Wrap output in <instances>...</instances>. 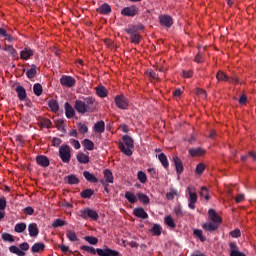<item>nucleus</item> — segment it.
<instances>
[{
	"instance_id": "6e6552de",
	"label": "nucleus",
	"mask_w": 256,
	"mask_h": 256,
	"mask_svg": "<svg viewBox=\"0 0 256 256\" xmlns=\"http://www.w3.org/2000/svg\"><path fill=\"white\" fill-rule=\"evenodd\" d=\"M75 83H77V80H75V78H73L72 76L63 75L60 78V85H62L63 87H75Z\"/></svg>"
},
{
	"instance_id": "f257e3e1",
	"label": "nucleus",
	"mask_w": 256,
	"mask_h": 256,
	"mask_svg": "<svg viewBox=\"0 0 256 256\" xmlns=\"http://www.w3.org/2000/svg\"><path fill=\"white\" fill-rule=\"evenodd\" d=\"M95 108V98L90 96L83 98V100H76L74 103V109L81 115H85V113H93Z\"/></svg>"
},
{
	"instance_id": "c85d7f7f",
	"label": "nucleus",
	"mask_w": 256,
	"mask_h": 256,
	"mask_svg": "<svg viewBox=\"0 0 256 256\" xmlns=\"http://www.w3.org/2000/svg\"><path fill=\"white\" fill-rule=\"evenodd\" d=\"M37 75V65L32 64L31 68L26 71V76L28 79H35V76Z\"/></svg>"
},
{
	"instance_id": "6ab92c4d",
	"label": "nucleus",
	"mask_w": 256,
	"mask_h": 256,
	"mask_svg": "<svg viewBox=\"0 0 256 256\" xmlns=\"http://www.w3.org/2000/svg\"><path fill=\"white\" fill-rule=\"evenodd\" d=\"M202 227L205 231H209L210 233H213V231H217V229H219V224L215 222H206L203 224Z\"/></svg>"
},
{
	"instance_id": "37998d69",
	"label": "nucleus",
	"mask_w": 256,
	"mask_h": 256,
	"mask_svg": "<svg viewBox=\"0 0 256 256\" xmlns=\"http://www.w3.org/2000/svg\"><path fill=\"white\" fill-rule=\"evenodd\" d=\"M175 197H179V192L175 189L166 194V199H168V201H173Z\"/></svg>"
},
{
	"instance_id": "ddd939ff",
	"label": "nucleus",
	"mask_w": 256,
	"mask_h": 256,
	"mask_svg": "<svg viewBox=\"0 0 256 256\" xmlns=\"http://www.w3.org/2000/svg\"><path fill=\"white\" fill-rule=\"evenodd\" d=\"M230 256H247L245 253L239 251V246L236 242H230Z\"/></svg>"
},
{
	"instance_id": "473e14b6",
	"label": "nucleus",
	"mask_w": 256,
	"mask_h": 256,
	"mask_svg": "<svg viewBox=\"0 0 256 256\" xmlns=\"http://www.w3.org/2000/svg\"><path fill=\"white\" fill-rule=\"evenodd\" d=\"M136 197L138 201H140V203H142L143 205H149V196H147L146 194L139 192L136 194Z\"/></svg>"
},
{
	"instance_id": "39448f33",
	"label": "nucleus",
	"mask_w": 256,
	"mask_h": 256,
	"mask_svg": "<svg viewBox=\"0 0 256 256\" xmlns=\"http://www.w3.org/2000/svg\"><path fill=\"white\" fill-rule=\"evenodd\" d=\"M188 207L189 209H192L193 211H195V205L197 204V192H195V188L194 187H188Z\"/></svg>"
},
{
	"instance_id": "864d4df0",
	"label": "nucleus",
	"mask_w": 256,
	"mask_h": 256,
	"mask_svg": "<svg viewBox=\"0 0 256 256\" xmlns=\"http://www.w3.org/2000/svg\"><path fill=\"white\" fill-rule=\"evenodd\" d=\"M40 125L46 129H51V125H53V123H51V120L44 118L40 121Z\"/></svg>"
},
{
	"instance_id": "e2e57ef3",
	"label": "nucleus",
	"mask_w": 256,
	"mask_h": 256,
	"mask_svg": "<svg viewBox=\"0 0 256 256\" xmlns=\"http://www.w3.org/2000/svg\"><path fill=\"white\" fill-rule=\"evenodd\" d=\"M23 211L25 215H33V213H35V209H33L31 206L25 207Z\"/></svg>"
},
{
	"instance_id": "774afa93",
	"label": "nucleus",
	"mask_w": 256,
	"mask_h": 256,
	"mask_svg": "<svg viewBox=\"0 0 256 256\" xmlns=\"http://www.w3.org/2000/svg\"><path fill=\"white\" fill-rule=\"evenodd\" d=\"M20 251H29V243L23 242L19 245Z\"/></svg>"
},
{
	"instance_id": "393cba45",
	"label": "nucleus",
	"mask_w": 256,
	"mask_h": 256,
	"mask_svg": "<svg viewBox=\"0 0 256 256\" xmlns=\"http://www.w3.org/2000/svg\"><path fill=\"white\" fill-rule=\"evenodd\" d=\"M164 225L169 227V229H175V227H177V224L171 215H168L164 218Z\"/></svg>"
},
{
	"instance_id": "69168bd1",
	"label": "nucleus",
	"mask_w": 256,
	"mask_h": 256,
	"mask_svg": "<svg viewBox=\"0 0 256 256\" xmlns=\"http://www.w3.org/2000/svg\"><path fill=\"white\" fill-rule=\"evenodd\" d=\"M63 143V141L61 140V138H57V137H54L52 139V145L53 147H59V145Z\"/></svg>"
},
{
	"instance_id": "338daca9",
	"label": "nucleus",
	"mask_w": 256,
	"mask_h": 256,
	"mask_svg": "<svg viewBox=\"0 0 256 256\" xmlns=\"http://www.w3.org/2000/svg\"><path fill=\"white\" fill-rule=\"evenodd\" d=\"M149 76L151 77V79H153V81H159V74H157L155 71L150 70Z\"/></svg>"
},
{
	"instance_id": "aec40b11",
	"label": "nucleus",
	"mask_w": 256,
	"mask_h": 256,
	"mask_svg": "<svg viewBox=\"0 0 256 256\" xmlns=\"http://www.w3.org/2000/svg\"><path fill=\"white\" fill-rule=\"evenodd\" d=\"M104 178L105 180H100V183L102 185H105V183H113V172L109 169L104 170Z\"/></svg>"
},
{
	"instance_id": "4be33fe9",
	"label": "nucleus",
	"mask_w": 256,
	"mask_h": 256,
	"mask_svg": "<svg viewBox=\"0 0 256 256\" xmlns=\"http://www.w3.org/2000/svg\"><path fill=\"white\" fill-rule=\"evenodd\" d=\"M28 233L30 237H37L39 235V227H37L36 223H30L28 225Z\"/></svg>"
},
{
	"instance_id": "cd10ccee",
	"label": "nucleus",
	"mask_w": 256,
	"mask_h": 256,
	"mask_svg": "<svg viewBox=\"0 0 256 256\" xmlns=\"http://www.w3.org/2000/svg\"><path fill=\"white\" fill-rule=\"evenodd\" d=\"M32 253H40V251H45V244L43 242L35 243L31 248Z\"/></svg>"
},
{
	"instance_id": "bb28decb",
	"label": "nucleus",
	"mask_w": 256,
	"mask_h": 256,
	"mask_svg": "<svg viewBox=\"0 0 256 256\" xmlns=\"http://www.w3.org/2000/svg\"><path fill=\"white\" fill-rule=\"evenodd\" d=\"M83 177L89 183H98L99 182V179H97V177H95V175L91 174V172H89V171H84Z\"/></svg>"
},
{
	"instance_id": "6e6d98bb",
	"label": "nucleus",
	"mask_w": 256,
	"mask_h": 256,
	"mask_svg": "<svg viewBox=\"0 0 256 256\" xmlns=\"http://www.w3.org/2000/svg\"><path fill=\"white\" fill-rule=\"evenodd\" d=\"M138 180L140 181V183H147V174H145V172L143 171H139Z\"/></svg>"
},
{
	"instance_id": "ea45409f",
	"label": "nucleus",
	"mask_w": 256,
	"mask_h": 256,
	"mask_svg": "<svg viewBox=\"0 0 256 256\" xmlns=\"http://www.w3.org/2000/svg\"><path fill=\"white\" fill-rule=\"evenodd\" d=\"M126 29L134 31V33H139V31H143L145 29V26H143V24L130 25Z\"/></svg>"
},
{
	"instance_id": "5fc2aeb1",
	"label": "nucleus",
	"mask_w": 256,
	"mask_h": 256,
	"mask_svg": "<svg viewBox=\"0 0 256 256\" xmlns=\"http://www.w3.org/2000/svg\"><path fill=\"white\" fill-rule=\"evenodd\" d=\"M77 125H78L79 133H82L83 135H85V133L89 132V128L87 127V125L83 123H78Z\"/></svg>"
},
{
	"instance_id": "2eb2a0df",
	"label": "nucleus",
	"mask_w": 256,
	"mask_h": 256,
	"mask_svg": "<svg viewBox=\"0 0 256 256\" xmlns=\"http://www.w3.org/2000/svg\"><path fill=\"white\" fill-rule=\"evenodd\" d=\"M19 101H25L27 99V90L21 85H18L15 89Z\"/></svg>"
},
{
	"instance_id": "7c9ffc66",
	"label": "nucleus",
	"mask_w": 256,
	"mask_h": 256,
	"mask_svg": "<svg viewBox=\"0 0 256 256\" xmlns=\"http://www.w3.org/2000/svg\"><path fill=\"white\" fill-rule=\"evenodd\" d=\"M82 145L87 151H93V149H95V143L87 138L82 141Z\"/></svg>"
},
{
	"instance_id": "f03ea898",
	"label": "nucleus",
	"mask_w": 256,
	"mask_h": 256,
	"mask_svg": "<svg viewBox=\"0 0 256 256\" xmlns=\"http://www.w3.org/2000/svg\"><path fill=\"white\" fill-rule=\"evenodd\" d=\"M82 251H86V253H92V255L99 256H120L119 252L110 248H93L91 246L83 245L81 246Z\"/></svg>"
},
{
	"instance_id": "0e129e2a",
	"label": "nucleus",
	"mask_w": 256,
	"mask_h": 256,
	"mask_svg": "<svg viewBox=\"0 0 256 256\" xmlns=\"http://www.w3.org/2000/svg\"><path fill=\"white\" fill-rule=\"evenodd\" d=\"M70 143L75 149H81V143H79V140L70 139Z\"/></svg>"
},
{
	"instance_id": "f3484780",
	"label": "nucleus",
	"mask_w": 256,
	"mask_h": 256,
	"mask_svg": "<svg viewBox=\"0 0 256 256\" xmlns=\"http://www.w3.org/2000/svg\"><path fill=\"white\" fill-rule=\"evenodd\" d=\"M31 57H33V50L31 48H24L20 52V59H22V61H27Z\"/></svg>"
},
{
	"instance_id": "de8ad7c7",
	"label": "nucleus",
	"mask_w": 256,
	"mask_h": 256,
	"mask_svg": "<svg viewBox=\"0 0 256 256\" xmlns=\"http://www.w3.org/2000/svg\"><path fill=\"white\" fill-rule=\"evenodd\" d=\"M66 237L69 239V241L75 242L78 241L77 234L74 231L68 230L66 232Z\"/></svg>"
},
{
	"instance_id": "8fccbe9b",
	"label": "nucleus",
	"mask_w": 256,
	"mask_h": 256,
	"mask_svg": "<svg viewBox=\"0 0 256 256\" xmlns=\"http://www.w3.org/2000/svg\"><path fill=\"white\" fill-rule=\"evenodd\" d=\"M150 231L153 233V235L159 236L161 235V226H159V224H154Z\"/></svg>"
},
{
	"instance_id": "49530a36",
	"label": "nucleus",
	"mask_w": 256,
	"mask_h": 256,
	"mask_svg": "<svg viewBox=\"0 0 256 256\" xmlns=\"http://www.w3.org/2000/svg\"><path fill=\"white\" fill-rule=\"evenodd\" d=\"M194 235L197 238H199L202 243H205V241H207V238H205V236H203V230L195 229L194 230Z\"/></svg>"
},
{
	"instance_id": "79ce46f5",
	"label": "nucleus",
	"mask_w": 256,
	"mask_h": 256,
	"mask_svg": "<svg viewBox=\"0 0 256 256\" xmlns=\"http://www.w3.org/2000/svg\"><path fill=\"white\" fill-rule=\"evenodd\" d=\"M25 229H27V224H25L24 222L17 223L14 227V231L16 233H23V231H25Z\"/></svg>"
},
{
	"instance_id": "680f3d73",
	"label": "nucleus",
	"mask_w": 256,
	"mask_h": 256,
	"mask_svg": "<svg viewBox=\"0 0 256 256\" xmlns=\"http://www.w3.org/2000/svg\"><path fill=\"white\" fill-rule=\"evenodd\" d=\"M174 213L175 215H177L178 217H183V209L181 208V205L176 206L174 208Z\"/></svg>"
},
{
	"instance_id": "9d476101",
	"label": "nucleus",
	"mask_w": 256,
	"mask_h": 256,
	"mask_svg": "<svg viewBox=\"0 0 256 256\" xmlns=\"http://www.w3.org/2000/svg\"><path fill=\"white\" fill-rule=\"evenodd\" d=\"M125 32L129 35L131 43H134L135 45L141 43V34H139V32H134L128 28H125Z\"/></svg>"
},
{
	"instance_id": "423d86ee",
	"label": "nucleus",
	"mask_w": 256,
	"mask_h": 256,
	"mask_svg": "<svg viewBox=\"0 0 256 256\" xmlns=\"http://www.w3.org/2000/svg\"><path fill=\"white\" fill-rule=\"evenodd\" d=\"M80 217H82V219H92V221H97V219H99V214L93 209L86 208L80 210Z\"/></svg>"
},
{
	"instance_id": "412c9836",
	"label": "nucleus",
	"mask_w": 256,
	"mask_h": 256,
	"mask_svg": "<svg viewBox=\"0 0 256 256\" xmlns=\"http://www.w3.org/2000/svg\"><path fill=\"white\" fill-rule=\"evenodd\" d=\"M65 115L67 119H73V117H75V109L69 102L65 103Z\"/></svg>"
},
{
	"instance_id": "4c0bfd02",
	"label": "nucleus",
	"mask_w": 256,
	"mask_h": 256,
	"mask_svg": "<svg viewBox=\"0 0 256 256\" xmlns=\"http://www.w3.org/2000/svg\"><path fill=\"white\" fill-rule=\"evenodd\" d=\"M125 199H127V201L133 205L137 201V196H135V194H133V192L127 191L125 193Z\"/></svg>"
},
{
	"instance_id": "052dcab7",
	"label": "nucleus",
	"mask_w": 256,
	"mask_h": 256,
	"mask_svg": "<svg viewBox=\"0 0 256 256\" xmlns=\"http://www.w3.org/2000/svg\"><path fill=\"white\" fill-rule=\"evenodd\" d=\"M230 235L234 238L237 239L241 236V230L239 228H236L235 230L230 232Z\"/></svg>"
},
{
	"instance_id": "0eeeda50",
	"label": "nucleus",
	"mask_w": 256,
	"mask_h": 256,
	"mask_svg": "<svg viewBox=\"0 0 256 256\" xmlns=\"http://www.w3.org/2000/svg\"><path fill=\"white\" fill-rule=\"evenodd\" d=\"M138 13L139 8L135 5L125 7L121 10V15H123V17H135Z\"/></svg>"
},
{
	"instance_id": "72a5a7b5",
	"label": "nucleus",
	"mask_w": 256,
	"mask_h": 256,
	"mask_svg": "<svg viewBox=\"0 0 256 256\" xmlns=\"http://www.w3.org/2000/svg\"><path fill=\"white\" fill-rule=\"evenodd\" d=\"M66 182L68 185H79V178L75 174H71L66 177Z\"/></svg>"
},
{
	"instance_id": "58836bf2",
	"label": "nucleus",
	"mask_w": 256,
	"mask_h": 256,
	"mask_svg": "<svg viewBox=\"0 0 256 256\" xmlns=\"http://www.w3.org/2000/svg\"><path fill=\"white\" fill-rule=\"evenodd\" d=\"M48 107L53 111V113H57V111H59V103L57 100H50L48 102Z\"/></svg>"
},
{
	"instance_id": "4d7b16f0",
	"label": "nucleus",
	"mask_w": 256,
	"mask_h": 256,
	"mask_svg": "<svg viewBox=\"0 0 256 256\" xmlns=\"http://www.w3.org/2000/svg\"><path fill=\"white\" fill-rule=\"evenodd\" d=\"M200 197H204L206 201H209V190H207L206 187H202L201 192H200Z\"/></svg>"
},
{
	"instance_id": "a18cd8bd",
	"label": "nucleus",
	"mask_w": 256,
	"mask_h": 256,
	"mask_svg": "<svg viewBox=\"0 0 256 256\" xmlns=\"http://www.w3.org/2000/svg\"><path fill=\"white\" fill-rule=\"evenodd\" d=\"M65 225H67V222H65V220H62V219H56L52 223V227L54 229H57V227H63Z\"/></svg>"
},
{
	"instance_id": "bf43d9fd",
	"label": "nucleus",
	"mask_w": 256,
	"mask_h": 256,
	"mask_svg": "<svg viewBox=\"0 0 256 256\" xmlns=\"http://www.w3.org/2000/svg\"><path fill=\"white\" fill-rule=\"evenodd\" d=\"M205 171V164L200 163L196 166V173H198V175H202V173Z\"/></svg>"
},
{
	"instance_id": "2f4dec72",
	"label": "nucleus",
	"mask_w": 256,
	"mask_h": 256,
	"mask_svg": "<svg viewBox=\"0 0 256 256\" xmlns=\"http://www.w3.org/2000/svg\"><path fill=\"white\" fill-rule=\"evenodd\" d=\"M95 191L91 188L85 189L80 193V197H82V199H91V197H93Z\"/></svg>"
},
{
	"instance_id": "b1692460",
	"label": "nucleus",
	"mask_w": 256,
	"mask_h": 256,
	"mask_svg": "<svg viewBox=\"0 0 256 256\" xmlns=\"http://www.w3.org/2000/svg\"><path fill=\"white\" fill-rule=\"evenodd\" d=\"M76 159H77L78 163H81L83 165H87V163H89V155H87L83 152H79L76 155Z\"/></svg>"
},
{
	"instance_id": "f8f14e48",
	"label": "nucleus",
	"mask_w": 256,
	"mask_h": 256,
	"mask_svg": "<svg viewBox=\"0 0 256 256\" xmlns=\"http://www.w3.org/2000/svg\"><path fill=\"white\" fill-rule=\"evenodd\" d=\"M161 25L162 27H166V29H171V27H173V17L167 14L162 15Z\"/></svg>"
},
{
	"instance_id": "7ed1b4c3",
	"label": "nucleus",
	"mask_w": 256,
	"mask_h": 256,
	"mask_svg": "<svg viewBox=\"0 0 256 256\" xmlns=\"http://www.w3.org/2000/svg\"><path fill=\"white\" fill-rule=\"evenodd\" d=\"M122 141L123 142L119 143L120 151L127 157H131L133 155V151L131 149L134 147L133 138L129 135H124Z\"/></svg>"
},
{
	"instance_id": "1a4fd4ad",
	"label": "nucleus",
	"mask_w": 256,
	"mask_h": 256,
	"mask_svg": "<svg viewBox=\"0 0 256 256\" xmlns=\"http://www.w3.org/2000/svg\"><path fill=\"white\" fill-rule=\"evenodd\" d=\"M118 109H127L129 107V100L123 95H117L114 98Z\"/></svg>"
},
{
	"instance_id": "a878e982",
	"label": "nucleus",
	"mask_w": 256,
	"mask_h": 256,
	"mask_svg": "<svg viewBox=\"0 0 256 256\" xmlns=\"http://www.w3.org/2000/svg\"><path fill=\"white\" fill-rule=\"evenodd\" d=\"M93 129L95 133H105V122L103 120L96 122Z\"/></svg>"
},
{
	"instance_id": "20e7f679",
	"label": "nucleus",
	"mask_w": 256,
	"mask_h": 256,
	"mask_svg": "<svg viewBox=\"0 0 256 256\" xmlns=\"http://www.w3.org/2000/svg\"><path fill=\"white\" fill-rule=\"evenodd\" d=\"M59 157L62 163H70L71 161V146L64 144L59 147Z\"/></svg>"
},
{
	"instance_id": "a211bd4d",
	"label": "nucleus",
	"mask_w": 256,
	"mask_h": 256,
	"mask_svg": "<svg viewBox=\"0 0 256 256\" xmlns=\"http://www.w3.org/2000/svg\"><path fill=\"white\" fill-rule=\"evenodd\" d=\"M133 213L135 217H138L139 219H147L149 217V214H147V212H145V209H143L142 207L135 208L133 210Z\"/></svg>"
},
{
	"instance_id": "5701e85b",
	"label": "nucleus",
	"mask_w": 256,
	"mask_h": 256,
	"mask_svg": "<svg viewBox=\"0 0 256 256\" xmlns=\"http://www.w3.org/2000/svg\"><path fill=\"white\" fill-rule=\"evenodd\" d=\"M96 11L101 15H109V13H111V6L107 3H104L99 8H97Z\"/></svg>"
},
{
	"instance_id": "c9c22d12",
	"label": "nucleus",
	"mask_w": 256,
	"mask_h": 256,
	"mask_svg": "<svg viewBox=\"0 0 256 256\" xmlns=\"http://www.w3.org/2000/svg\"><path fill=\"white\" fill-rule=\"evenodd\" d=\"M33 93L36 95V97H41V95H43V86H41L39 83L34 84Z\"/></svg>"
},
{
	"instance_id": "09e8293b",
	"label": "nucleus",
	"mask_w": 256,
	"mask_h": 256,
	"mask_svg": "<svg viewBox=\"0 0 256 256\" xmlns=\"http://www.w3.org/2000/svg\"><path fill=\"white\" fill-rule=\"evenodd\" d=\"M84 239L89 243L90 245H97L99 243V239L95 236H86Z\"/></svg>"
},
{
	"instance_id": "f704fd0d",
	"label": "nucleus",
	"mask_w": 256,
	"mask_h": 256,
	"mask_svg": "<svg viewBox=\"0 0 256 256\" xmlns=\"http://www.w3.org/2000/svg\"><path fill=\"white\" fill-rule=\"evenodd\" d=\"M9 251H10V253H13L14 255H17V256H25V252H23L21 250V248L15 246V245L10 246Z\"/></svg>"
},
{
	"instance_id": "c03bdc74",
	"label": "nucleus",
	"mask_w": 256,
	"mask_h": 256,
	"mask_svg": "<svg viewBox=\"0 0 256 256\" xmlns=\"http://www.w3.org/2000/svg\"><path fill=\"white\" fill-rule=\"evenodd\" d=\"M4 51H7L10 57H17V50H15V48H13L11 45H6Z\"/></svg>"
},
{
	"instance_id": "a19ab883",
	"label": "nucleus",
	"mask_w": 256,
	"mask_h": 256,
	"mask_svg": "<svg viewBox=\"0 0 256 256\" xmlns=\"http://www.w3.org/2000/svg\"><path fill=\"white\" fill-rule=\"evenodd\" d=\"M217 81H230L229 76L225 72L219 70L216 74Z\"/></svg>"
},
{
	"instance_id": "e433bc0d",
	"label": "nucleus",
	"mask_w": 256,
	"mask_h": 256,
	"mask_svg": "<svg viewBox=\"0 0 256 256\" xmlns=\"http://www.w3.org/2000/svg\"><path fill=\"white\" fill-rule=\"evenodd\" d=\"M108 93L109 92L107 91V88H105L104 86H98L96 88V94L98 95V97H102V98L107 97Z\"/></svg>"
},
{
	"instance_id": "603ef678",
	"label": "nucleus",
	"mask_w": 256,
	"mask_h": 256,
	"mask_svg": "<svg viewBox=\"0 0 256 256\" xmlns=\"http://www.w3.org/2000/svg\"><path fill=\"white\" fill-rule=\"evenodd\" d=\"M161 165H163L164 169H169V160H167L165 153H161Z\"/></svg>"
},
{
	"instance_id": "4468645a",
	"label": "nucleus",
	"mask_w": 256,
	"mask_h": 256,
	"mask_svg": "<svg viewBox=\"0 0 256 256\" xmlns=\"http://www.w3.org/2000/svg\"><path fill=\"white\" fill-rule=\"evenodd\" d=\"M173 163L177 175H181V173H183L184 171L183 162L181 161V158H179L178 156H173Z\"/></svg>"
},
{
	"instance_id": "c756f323",
	"label": "nucleus",
	"mask_w": 256,
	"mask_h": 256,
	"mask_svg": "<svg viewBox=\"0 0 256 256\" xmlns=\"http://www.w3.org/2000/svg\"><path fill=\"white\" fill-rule=\"evenodd\" d=\"M189 154L192 157H201L202 155H205V150L202 148H192L189 150Z\"/></svg>"
},
{
	"instance_id": "3c124183",
	"label": "nucleus",
	"mask_w": 256,
	"mask_h": 256,
	"mask_svg": "<svg viewBox=\"0 0 256 256\" xmlns=\"http://www.w3.org/2000/svg\"><path fill=\"white\" fill-rule=\"evenodd\" d=\"M2 239L3 241H8V243H15V238H13V235L9 233H3Z\"/></svg>"
},
{
	"instance_id": "9b49d317",
	"label": "nucleus",
	"mask_w": 256,
	"mask_h": 256,
	"mask_svg": "<svg viewBox=\"0 0 256 256\" xmlns=\"http://www.w3.org/2000/svg\"><path fill=\"white\" fill-rule=\"evenodd\" d=\"M208 215L212 223H216V225H221V223H223V219L221 216H219V214H217L215 209H209Z\"/></svg>"
},
{
	"instance_id": "dca6fc26",
	"label": "nucleus",
	"mask_w": 256,
	"mask_h": 256,
	"mask_svg": "<svg viewBox=\"0 0 256 256\" xmlns=\"http://www.w3.org/2000/svg\"><path fill=\"white\" fill-rule=\"evenodd\" d=\"M36 163L37 165H40V167H49L50 162L49 158L45 155H39L36 157Z\"/></svg>"
},
{
	"instance_id": "13d9d810",
	"label": "nucleus",
	"mask_w": 256,
	"mask_h": 256,
	"mask_svg": "<svg viewBox=\"0 0 256 256\" xmlns=\"http://www.w3.org/2000/svg\"><path fill=\"white\" fill-rule=\"evenodd\" d=\"M7 208V199L5 197L0 198V211H5Z\"/></svg>"
}]
</instances>
